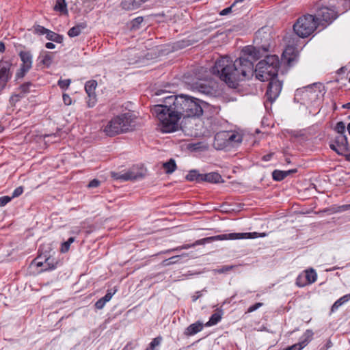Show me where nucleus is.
<instances>
[{
	"instance_id": "f257e3e1",
	"label": "nucleus",
	"mask_w": 350,
	"mask_h": 350,
	"mask_svg": "<svg viewBox=\"0 0 350 350\" xmlns=\"http://www.w3.org/2000/svg\"><path fill=\"white\" fill-rule=\"evenodd\" d=\"M267 27H262L255 34L254 42L256 46H245L239 58L233 62L228 56H224L215 62L212 72L217 75L230 88H236L241 81L253 76L254 62L263 53L269 51L271 36Z\"/></svg>"
},
{
	"instance_id": "f03ea898",
	"label": "nucleus",
	"mask_w": 350,
	"mask_h": 350,
	"mask_svg": "<svg viewBox=\"0 0 350 350\" xmlns=\"http://www.w3.org/2000/svg\"><path fill=\"white\" fill-rule=\"evenodd\" d=\"M163 104L157 105L152 109L161 123V131H178L193 129V125L200 122L199 117L203 110L198 100L181 94L169 95L163 97Z\"/></svg>"
},
{
	"instance_id": "7ed1b4c3",
	"label": "nucleus",
	"mask_w": 350,
	"mask_h": 350,
	"mask_svg": "<svg viewBox=\"0 0 350 350\" xmlns=\"http://www.w3.org/2000/svg\"><path fill=\"white\" fill-rule=\"evenodd\" d=\"M279 67L278 57L268 55L257 64L256 69H253V74L255 73L256 78L261 81H269L277 77Z\"/></svg>"
},
{
	"instance_id": "20e7f679",
	"label": "nucleus",
	"mask_w": 350,
	"mask_h": 350,
	"mask_svg": "<svg viewBox=\"0 0 350 350\" xmlns=\"http://www.w3.org/2000/svg\"><path fill=\"white\" fill-rule=\"evenodd\" d=\"M319 26V21L312 14H305L299 17L293 25L295 33L300 38H307L314 33Z\"/></svg>"
},
{
	"instance_id": "39448f33",
	"label": "nucleus",
	"mask_w": 350,
	"mask_h": 350,
	"mask_svg": "<svg viewBox=\"0 0 350 350\" xmlns=\"http://www.w3.org/2000/svg\"><path fill=\"white\" fill-rule=\"evenodd\" d=\"M227 133H216L214 137L213 146L217 150H227L239 146L242 140L243 136L241 133H234L228 136L226 135Z\"/></svg>"
},
{
	"instance_id": "423d86ee",
	"label": "nucleus",
	"mask_w": 350,
	"mask_h": 350,
	"mask_svg": "<svg viewBox=\"0 0 350 350\" xmlns=\"http://www.w3.org/2000/svg\"><path fill=\"white\" fill-rule=\"evenodd\" d=\"M314 10L315 11L314 16L319 21V25H323V23L329 24L338 16L334 8L325 5L321 2L316 3Z\"/></svg>"
},
{
	"instance_id": "0eeeda50",
	"label": "nucleus",
	"mask_w": 350,
	"mask_h": 350,
	"mask_svg": "<svg viewBox=\"0 0 350 350\" xmlns=\"http://www.w3.org/2000/svg\"><path fill=\"white\" fill-rule=\"evenodd\" d=\"M258 232H242V233H229V234H220L216 237H211L207 238H204L202 239L197 240L193 243V245L196 247V245H203L206 243L211 242L212 240H235V239H254L258 237Z\"/></svg>"
},
{
	"instance_id": "6e6552de",
	"label": "nucleus",
	"mask_w": 350,
	"mask_h": 350,
	"mask_svg": "<svg viewBox=\"0 0 350 350\" xmlns=\"http://www.w3.org/2000/svg\"><path fill=\"white\" fill-rule=\"evenodd\" d=\"M329 147L338 154L345 156L347 160L350 161V148L345 133H337L335 137L330 141Z\"/></svg>"
},
{
	"instance_id": "1a4fd4ad",
	"label": "nucleus",
	"mask_w": 350,
	"mask_h": 350,
	"mask_svg": "<svg viewBox=\"0 0 350 350\" xmlns=\"http://www.w3.org/2000/svg\"><path fill=\"white\" fill-rule=\"evenodd\" d=\"M131 117L129 113L115 117L108 123L104 131H127L128 126H131V121H129Z\"/></svg>"
},
{
	"instance_id": "9d476101",
	"label": "nucleus",
	"mask_w": 350,
	"mask_h": 350,
	"mask_svg": "<svg viewBox=\"0 0 350 350\" xmlns=\"http://www.w3.org/2000/svg\"><path fill=\"white\" fill-rule=\"evenodd\" d=\"M144 176L143 170L137 167H133L126 172H111V176L120 182L135 180L143 178Z\"/></svg>"
},
{
	"instance_id": "9b49d317",
	"label": "nucleus",
	"mask_w": 350,
	"mask_h": 350,
	"mask_svg": "<svg viewBox=\"0 0 350 350\" xmlns=\"http://www.w3.org/2000/svg\"><path fill=\"white\" fill-rule=\"evenodd\" d=\"M19 57L22 64L16 74L17 79L23 78L32 66V55L29 51H21Z\"/></svg>"
},
{
	"instance_id": "f8f14e48",
	"label": "nucleus",
	"mask_w": 350,
	"mask_h": 350,
	"mask_svg": "<svg viewBox=\"0 0 350 350\" xmlns=\"http://www.w3.org/2000/svg\"><path fill=\"white\" fill-rule=\"evenodd\" d=\"M269 81L266 94L267 99L270 102H273L280 95L282 85V83L275 78Z\"/></svg>"
},
{
	"instance_id": "ddd939ff",
	"label": "nucleus",
	"mask_w": 350,
	"mask_h": 350,
	"mask_svg": "<svg viewBox=\"0 0 350 350\" xmlns=\"http://www.w3.org/2000/svg\"><path fill=\"white\" fill-rule=\"evenodd\" d=\"M11 66L12 64L8 62H0V90L5 86L12 76Z\"/></svg>"
},
{
	"instance_id": "4468645a",
	"label": "nucleus",
	"mask_w": 350,
	"mask_h": 350,
	"mask_svg": "<svg viewBox=\"0 0 350 350\" xmlns=\"http://www.w3.org/2000/svg\"><path fill=\"white\" fill-rule=\"evenodd\" d=\"M42 258L41 256L35 258L32 264H34L37 267H41L40 271H45L53 270L56 268V264L54 262V260L50 257L44 256V260H40Z\"/></svg>"
},
{
	"instance_id": "2eb2a0df",
	"label": "nucleus",
	"mask_w": 350,
	"mask_h": 350,
	"mask_svg": "<svg viewBox=\"0 0 350 350\" xmlns=\"http://www.w3.org/2000/svg\"><path fill=\"white\" fill-rule=\"evenodd\" d=\"M97 86V82L95 80H90L86 82L85 85V90L88 95L89 100L88 101V105L90 107H92L96 103V93L95 90Z\"/></svg>"
},
{
	"instance_id": "dca6fc26",
	"label": "nucleus",
	"mask_w": 350,
	"mask_h": 350,
	"mask_svg": "<svg viewBox=\"0 0 350 350\" xmlns=\"http://www.w3.org/2000/svg\"><path fill=\"white\" fill-rule=\"evenodd\" d=\"M297 51L293 46L288 45L282 53V59L289 66L295 60Z\"/></svg>"
},
{
	"instance_id": "f3484780",
	"label": "nucleus",
	"mask_w": 350,
	"mask_h": 350,
	"mask_svg": "<svg viewBox=\"0 0 350 350\" xmlns=\"http://www.w3.org/2000/svg\"><path fill=\"white\" fill-rule=\"evenodd\" d=\"M313 334L311 329H307L301 337V341L293 345L296 346L293 350H301L312 340Z\"/></svg>"
},
{
	"instance_id": "a211bd4d",
	"label": "nucleus",
	"mask_w": 350,
	"mask_h": 350,
	"mask_svg": "<svg viewBox=\"0 0 350 350\" xmlns=\"http://www.w3.org/2000/svg\"><path fill=\"white\" fill-rule=\"evenodd\" d=\"M295 172H297L296 169H293V170H286V171L275 170L272 172V177H273V179L275 181H281V180H284L288 176H289L292 174H294Z\"/></svg>"
},
{
	"instance_id": "6ab92c4d",
	"label": "nucleus",
	"mask_w": 350,
	"mask_h": 350,
	"mask_svg": "<svg viewBox=\"0 0 350 350\" xmlns=\"http://www.w3.org/2000/svg\"><path fill=\"white\" fill-rule=\"evenodd\" d=\"M203 329V324L200 321H197L189 325L185 330L184 334L188 336H193L200 332Z\"/></svg>"
},
{
	"instance_id": "aec40b11",
	"label": "nucleus",
	"mask_w": 350,
	"mask_h": 350,
	"mask_svg": "<svg viewBox=\"0 0 350 350\" xmlns=\"http://www.w3.org/2000/svg\"><path fill=\"white\" fill-rule=\"evenodd\" d=\"M141 4L140 0H122L121 7L126 10H133L138 8Z\"/></svg>"
},
{
	"instance_id": "412c9836",
	"label": "nucleus",
	"mask_w": 350,
	"mask_h": 350,
	"mask_svg": "<svg viewBox=\"0 0 350 350\" xmlns=\"http://www.w3.org/2000/svg\"><path fill=\"white\" fill-rule=\"evenodd\" d=\"M187 148L191 151H206L208 149L209 145L205 142H198L196 143H190L188 144Z\"/></svg>"
},
{
	"instance_id": "4be33fe9",
	"label": "nucleus",
	"mask_w": 350,
	"mask_h": 350,
	"mask_svg": "<svg viewBox=\"0 0 350 350\" xmlns=\"http://www.w3.org/2000/svg\"><path fill=\"white\" fill-rule=\"evenodd\" d=\"M350 300V293L346 294L344 296L341 297L338 299H337L334 304L331 307V312L333 313L338 310V309L344 305L345 304L347 303Z\"/></svg>"
},
{
	"instance_id": "5701e85b",
	"label": "nucleus",
	"mask_w": 350,
	"mask_h": 350,
	"mask_svg": "<svg viewBox=\"0 0 350 350\" xmlns=\"http://www.w3.org/2000/svg\"><path fill=\"white\" fill-rule=\"evenodd\" d=\"M221 180V176L217 172H211L202 174V181H206L212 183H219Z\"/></svg>"
},
{
	"instance_id": "b1692460",
	"label": "nucleus",
	"mask_w": 350,
	"mask_h": 350,
	"mask_svg": "<svg viewBox=\"0 0 350 350\" xmlns=\"http://www.w3.org/2000/svg\"><path fill=\"white\" fill-rule=\"evenodd\" d=\"M87 25L85 23L78 24L73 27L70 28L68 32V35L72 38L79 36L83 29L86 28Z\"/></svg>"
},
{
	"instance_id": "393cba45",
	"label": "nucleus",
	"mask_w": 350,
	"mask_h": 350,
	"mask_svg": "<svg viewBox=\"0 0 350 350\" xmlns=\"http://www.w3.org/2000/svg\"><path fill=\"white\" fill-rule=\"evenodd\" d=\"M38 58L40 59V62L46 67H49L53 62L52 54L46 51L42 52Z\"/></svg>"
},
{
	"instance_id": "a878e982",
	"label": "nucleus",
	"mask_w": 350,
	"mask_h": 350,
	"mask_svg": "<svg viewBox=\"0 0 350 350\" xmlns=\"http://www.w3.org/2000/svg\"><path fill=\"white\" fill-rule=\"evenodd\" d=\"M302 273L304 275V278L310 284L314 283L317 280V274L313 269L306 270Z\"/></svg>"
},
{
	"instance_id": "bb28decb",
	"label": "nucleus",
	"mask_w": 350,
	"mask_h": 350,
	"mask_svg": "<svg viewBox=\"0 0 350 350\" xmlns=\"http://www.w3.org/2000/svg\"><path fill=\"white\" fill-rule=\"evenodd\" d=\"M186 179L189 181L202 182V174H199L197 170H193L186 176Z\"/></svg>"
},
{
	"instance_id": "cd10ccee",
	"label": "nucleus",
	"mask_w": 350,
	"mask_h": 350,
	"mask_svg": "<svg viewBox=\"0 0 350 350\" xmlns=\"http://www.w3.org/2000/svg\"><path fill=\"white\" fill-rule=\"evenodd\" d=\"M46 38L49 40H51L57 43H62L63 41V36L56 33L51 30H48Z\"/></svg>"
},
{
	"instance_id": "c85d7f7f",
	"label": "nucleus",
	"mask_w": 350,
	"mask_h": 350,
	"mask_svg": "<svg viewBox=\"0 0 350 350\" xmlns=\"http://www.w3.org/2000/svg\"><path fill=\"white\" fill-rule=\"evenodd\" d=\"M163 167L167 174L174 172L176 169V164L173 159H170L167 162L163 164Z\"/></svg>"
},
{
	"instance_id": "c756f323",
	"label": "nucleus",
	"mask_w": 350,
	"mask_h": 350,
	"mask_svg": "<svg viewBox=\"0 0 350 350\" xmlns=\"http://www.w3.org/2000/svg\"><path fill=\"white\" fill-rule=\"evenodd\" d=\"M221 319V314L219 312H215L213 313L209 321L205 324L206 327L215 325L217 324Z\"/></svg>"
},
{
	"instance_id": "7c9ffc66",
	"label": "nucleus",
	"mask_w": 350,
	"mask_h": 350,
	"mask_svg": "<svg viewBox=\"0 0 350 350\" xmlns=\"http://www.w3.org/2000/svg\"><path fill=\"white\" fill-rule=\"evenodd\" d=\"M55 11H59L62 13L66 14L68 12L66 8V3L65 0H56L55 5L54 6Z\"/></svg>"
},
{
	"instance_id": "2f4dec72",
	"label": "nucleus",
	"mask_w": 350,
	"mask_h": 350,
	"mask_svg": "<svg viewBox=\"0 0 350 350\" xmlns=\"http://www.w3.org/2000/svg\"><path fill=\"white\" fill-rule=\"evenodd\" d=\"M296 284L299 287H304L308 284H310L306 279L304 278V275L301 273L298 275V277L296 279Z\"/></svg>"
},
{
	"instance_id": "473e14b6",
	"label": "nucleus",
	"mask_w": 350,
	"mask_h": 350,
	"mask_svg": "<svg viewBox=\"0 0 350 350\" xmlns=\"http://www.w3.org/2000/svg\"><path fill=\"white\" fill-rule=\"evenodd\" d=\"M75 241L74 237H70L67 241L62 243L61 247V252L63 253L67 252L69 250L70 244Z\"/></svg>"
},
{
	"instance_id": "72a5a7b5",
	"label": "nucleus",
	"mask_w": 350,
	"mask_h": 350,
	"mask_svg": "<svg viewBox=\"0 0 350 350\" xmlns=\"http://www.w3.org/2000/svg\"><path fill=\"white\" fill-rule=\"evenodd\" d=\"M144 18L142 16L137 17L131 21V29H137L139 28L141 24L143 23Z\"/></svg>"
},
{
	"instance_id": "f704fd0d",
	"label": "nucleus",
	"mask_w": 350,
	"mask_h": 350,
	"mask_svg": "<svg viewBox=\"0 0 350 350\" xmlns=\"http://www.w3.org/2000/svg\"><path fill=\"white\" fill-rule=\"evenodd\" d=\"M161 339V337L154 338L146 350H154V348L160 345Z\"/></svg>"
},
{
	"instance_id": "c9c22d12",
	"label": "nucleus",
	"mask_w": 350,
	"mask_h": 350,
	"mask_svg": "<svg viewBox=\"0 0 350 350\" xmlns=\"http://www.w3.org/2000/svg\"><path fill=\"white\" fill-rule=\"evenodd\" d=\"M70 83H71L70 79H64V80L60 79L58 81L57 84L60 87V88H62L63 90H66L69 87Z\"/></svg>"
},
{
	"instance_id": "e433bc0d",
	"label": "nucleus",
	"mask_w": 350,
	"mask_h": 350,
	"mask_svg": "<svg viewBox=\"0 0 350 350\" xmlns=\"http://www.w3.org/2000/svg\"><path fill=\"white\" fill-rule=\"evenodd\" d=\"M48 30H49L48 29H46L44 27L40 26V25H37L34 27L35 32L36 33L40 34V35H43V34L46 35Z\"/></svg>"
},
{
	"instance_id": "4c0bfd02",
	"label": "nucleus",
	"mask_w": 350,
	"mask_h": 350,
	"mask_svg": "<svg viewBox=\"0 0 350 350\" xmlns=\"http://www.w3.org/2000/svg\"><path fill=\"white\" fill-rule=\"evenodd\" d=\"M12 199V198L11 196H5L0 197V206H4L8 202H10Z\"/></svg>"
},
{
	"instance_id": "58836bf2",
	"label": "nucleus",
	"mask_w": 350,
	"mask_h": 350,
	"mask_svg": "<svg viewBox=\"0 0 350 350\" xmlns=\"http://www.w3.org/2000/svg\"><path fill=\"white\" fill-rule=\"evenodd\" d=\"M234 268L233 265H225L221 268L217 270V272L219 273H224L231 271Z\"/></svg>"
},
{
	"instance_id": "ea45409f",
	"label": "nucleus",
	"mask_w": 350,
	"mask_h": 350,
	"mask_svg": "<svg viewBox=\"0 0 350 350\" xmlns=\"http://www.w3.org/2000/svg\"><path fill=\"white\" fill-rule=\"evenodd\" d=\"M23 193V187L22 186H20V187H16L13 193H12V198H16V197H18L20 196L22 193Z\"/></svg>"
},
{
	"instance_id": "a19ab883",
	"label": "nucleus",
	"mask_w": 350,
	"mask_h": 350,
	"mask_svg": "<svg viewBox=\"0 0 350 350\" xmlns=\"http://www.w3.org/2000/svg\"><path fill=\"white\" fill-rule=\"evenodd\" d=\"M345 124L343 122H338L335 128V131H345Z\"/></svg>"
},
{
	"instance_id": "79ce46f5",
	"label": "nucleus",
	"mask_w": 350,
	"mask_h": 350,
	"mask_svg": "<svg viewBox=\"0 0 350 350\" xmlns=\"http://www.w3.org/2000/svg\"><path fill=\"white\" fill-rule=\"evenodd\" d=\"M262 303L258 302L252 306H250L247 309V312H252L262 306Z\"/></svg>"
},
{
	"instance_id": "37998d69",
	"label": "nucleus",
	"mask_w": 350,
	"mask_h": 350,
	"mask_svg": "<svg viewBox=\"0 0 350 350\" xmlns=\"http://www.w3.org/2000/svg\"><path fill=\"white\" fill-rule=\"evenodd\" d=\"M63 101L66 105H70L72 103V98L67 94H64L62 96Z\"/></svg>"
},
{
	"instance_id": "c03bdc74",
	"label": "nucleus",
	"mask_w": 350,
	"mask_h": 350,
	"mask_svg": "<svg viewBox=\"0 0 350 350\" xmlns=\"http://www.w3.org/2000/svg\"><path fill=\"white\" fill-rule=\"evenodd\" d=\"M100 182L97 179H93L88 184L89 188H95L99 186Z\"/></svg>"
},
{
	"instance_id": "a18cd8bd",
	"label": "nucleus",
	"mask_w": 350,
	"mask_h": 350,
	"mask_svg": "<svg viewBox=\"0 0 350 350\" xmlns=\"http://www.w3.org/2000/svg\"><path fill=\"white\" fill-rule=\"evenodd\" d=\"M115 293H116V291H114L113 292L111 291H107V293L103 297L105 298V299L110 301L111 299L112 298L113 295L115 294Z\"/></svg>"
},
{
	"instance_id": "49530a36",
	"label": "nucleus",
	"mask_w": 350,
	"mask_h": 350,
	"mask_svg": "<svg viewBox=\"0 0 350 350\" xmlns=\"http://www.w3.org/2000/svg\"><path fill=\"white\" fill-rule=\"evenodd\" d=\"M105 304H104V302L103 301V300H101L100 299H99L95 304V307L97 308V309H102L104 308Z\"/></svg>"
},
{
	"instance_id": "de8ad7c7",
	"label": "nucleus",
	"mask_w": 350,
	"mask_h": 350,
	"mask_svg": "<svg viewBox=\"0 0 350 350\" xmlns=\"http://www.w3.org/2000/svg\"><path fill=\"white\" fill-rule=\"evenodd\" d=\"M232 7L233 6L231 5L230 7L224 9L223 10H221L220 12V15H221V16L227 15L228 14H229L231 12Z\"/></svg>"
},
{
	"instance_id": "09e8293b",
	"label": "nucleus",
	"mask_w": 350,
	"mask_h": 350,
	"mask_svg": "<svg viewBox=\"0 0 350 350\" xmlns=\"http://www.w3.org/2000/svg\"><path fill=\"white\" fill-rule=\"evenodd\" d=\"M191 247H194V246L193 245V243L192 244H185V245H183V246H181L180 248H176L175 250H183V249L187 250V249H189Z\"/></svg>"
},
{
	"instance_id": "8fccbe9b",
	"label": "nucleus",
	"mask_w": 350,
	"mask_h": 350,
	"mask_svg": "<svg viewBox=\"0 0 350 350\" xmlns=\"http://www.w3.org/2000/svg\"><path fill=\"white\" fill-rule=\"evenodd\" d=\"M58 133H51V134H45L44 135H43V138H44V139H46V138H49V137H56L59 136Z\"/></svg>"
},
{
	"instance_id": "3c124183",
	"label": "nucleus",
	"mask_w": 350,
	"mask_h": 350,
	"mask_svg": "<svg viewBox=\"0 0 350 350\" xmlns=\"http://www.w3.org/2000/svg\"><path fill=\"white\" fill-rule=\"evenodd\" d=\"M273 153H269V154H266V155H264V156L262 157V160H263L264 161H269L271 159V157H273Z\"/></svg>"
},
{
	"instance_id": "603ef678",
	"label": "nucleus",
	"mask_w": 350,
	"mask_h": 350,
	"mask_svg": "<svg viewBox=\"0 0 350 350\" xmlns=\"http://www.w3.org/2000/svg\"><path fill=\"white\" fill-rule=\"evenodd\" d=\"M45 46L49 49H53L55 47V45L52 42H47Z\"/></svg>"
},
{
	"instance_id": "864d4df0",
	"label": "nucleus",
	"mask_w": 350,
	"mask_h": 350,
	"mask_svg": "<svg viewBox=\"0 0 350 350\" xmlns=\"http://www.w3.org/2000/svg\"><path fill=\"white\" fill-rule=\"evenodd\" d=\"M301 99L304 100V102L306 101H315L317 99H319V98H301Z\"/></svg>"
},
{
	"instance_id": "5fc2aeb1",
	"label": "nucleus",
	"mask_w": 350,
	"mask_h": 350,
	"mask_svg": "<svg viewBox=\"0 0 350 350\" xmlns=\"http://www.w3.org/2000/svg\"><path fill=\"white\" fill-rule=\"evenodd\" d=\"M5 46L3 42L0 41V53H3L5 51Z\"/></svg>"
},
{
	"instance_id": "6e6d98bb",
	"label": "nucleus",
	"mask_w": 350,
	"mask_h": 350,
	"mask_svg": "<svg viewBox=\"0 0 350 350\" xmlns=\"http://www.w3.org/2000/svg\"><path fill=\"white\" fill-rule=\"evenodd\" d=\"M342 107L345 109H350V102L343 105Z\"/></svg>"
},
{
	"instance_id": "4d7b16f0",
	"label": "nucleus",
	"mask_w": 350,
	"mask_h": 350,
	"mask_svg": "<svg viewBox=\"0 0 350 350\" xmlns=\"http://www.w3.org/2000/svg\"><path fill=\"white\" fill-rule=\"evenodd\" d=\"M315 85H316V84H313L312 85H309V86L306 87V91H310L313 88V87Z\"/></svg>"
},
{
	"instance_id": "13d9d810",
	"label": "nucleus",
	"mask_w": 350,
	"mask_h": 350,
	"mask_svg": "<svg viewBox=\"0 0 350 350\" xmlns=\"http://www.w3.org/2000/svg\"><path fill=\"white\" fill-rule=\"evenodd\" d=\"M345 67H342V68H340L338 70V73H339V74H340V73H342V72H345Z\"/></svg>"
},
{
	"instance_id": "bf43d9fd",
	"label": "nucleus",
	"mask_w": 350,
	"mask_h": 350,
	"mask_svg": "<svg viewBox=\"0 0 350 350\" xmlns=\"http://www.w3.org/2000/svg\"><path fill=\"white\" fill-rule=\"evenodd\" d=\"M244 0H235L234 2L232 4V6H234L236 3H241L243 2Z\"/></svg>"
},
{
	"instance_id": "052dcab7",
	"label": "nucleus",
	"mask_w": 350,
	"mask_h": 350,
	"mask_svg": "<svg viewBox=\"0 0 350 350\" xmlns=\"http://www.w3.org/2000/svg\"><path fill=\"white\" fill-rule=\"evenodd\" d=\"M21 88L23 89V91H26L27 89L28 88V85H23V86H21Z\"/></svg>"
},
{
	"instance_id": "680f3d73",
	"label": "nucleus",
	"mask_w": 350,
	"mask_h": 350,
	"mask_svg": "<svg viewBox=\"0 0 350 350\" xmlns=\"http://www.w3.org/2000/svg\"><path fill=\"white\" fill-rule=\"evenodd\" d=\"M118 133H114V132H112V133H109V137H113L116 135V134H117Z\"/></svg>"
},
{
	"instance_id": "e2e57ef3",
	"label": "nucleus",
	"mask_w": 350,
	"mask_h": 350,
	"mask_svg": "<svg viewBox=\"0 0 350 350\" xmlns=\"http://www.w3.org/2000/svg\"><path fill=\"white\" fill-rule=\"evenodd\" d=\"M101 300H103V301L104 302V304H106L107 302H108L109 301L107 300V299H105V298L103 297L102 298H100Z\"/></svg>"
},
{
	"instance_id": "0e129e2a",
	"label": "nucleus",
	"mask_w": 350,
	"mask_h": 350,
	"mask_svg": "<svg viewBox=\"0 0 350 350\" xmlns=\"http://www.w3.org/2000/svg\"><path fill=\"white\" fill-rule=\"evenodd\" d=\"M199 297H200V295L199 296H196V297L194 296V297H193V301H196Z\"/></svg>"
},
{
	"instance_id": "69168bd1",
	"label": "nucleus",
	"mask_w": 350,
	"mask_h": 350,
	"mask_svg": "<svg viewBox=\"0 0 350 350\" xmlns=\"http://www.w3.org/2000/svg\"><path fill=\"white\" fill-rule=\"evenodd\" d=\"M347 131H350V122L347 125Z\"/></svg>"
},
{
	"instance_id": "338daca9",
	"label": "nucleus",
	"mask_w": 350,
	"mask_h": 350,
	"mask_svg": "<svg viewBox=\"0 0 350 350\" xmlns=\"http://www.w3.org/2000/svg\"><path fill=\"white\" fill-rule=\"evenodd\" d=\"M340 269L338 267H334V268H332V270H336V269Z\"/></svg>"
},
{
	"instance_id": "774afa93",
	"label": "nucleus",
	"mask_w": 350,
	"mask_h": 350,
	"mask_svg": "<svg viewBox=\"0 0 350 350\" xmlns=\"http://www.w3.org/2000/svg\"><path fill=\"white\" fill-rule=\"evenodd\" d=\"M140 1H141L142 3H145V2L148 1V0H140Z\"/></svg>"
}]
</instances>
